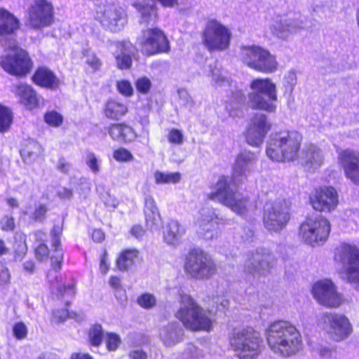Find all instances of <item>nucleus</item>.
I'll return each instance as SVG.
<instances>
[{
  "mask_svg": "<svg viewBox=\"0 0 359 359\" xmlns=\"http://www.w3.org/2000/svg\"><path fill=\"white\" fill-rule=\"evenodd\" d=\"M266 339L270 350L283 358L295 355L302 346L300 332L294 325L285 320L272 323L266 330Z\"/></svg>",
  "mask_w": 359,
  "mask_h": 359,
  "instance_id": "obj_1",
  "label": "nucleus"
},
{
  "mask_svg": "<svg viewBox=\"0 0 359 359\" xmlns=\"http://www.w3.org/2000/svg\"><path fill=\"white\" fill-rule=\"evenodd\" d=\"M302 141V136L295 131L272 133L267 142L266 154L276 162H293L299 158Z\"/></svg>",
  "mask_w": 359,
  "mask_h": 359,
  "instance_id": "obj_2",
  "label": "nucleus"
},
{
  "mask_svg": "<svg viewBox=\"0 0 359 359\" xmlns=\"http://www.w3.org/2000/svg\"><path fill=\"white\" fill-rule=\"evenodd\" d=\"M211 200H217L222 205L229 208L231 211L241 216L255 210L256 202L247 196L234 190L226 176L219 177L215 190L208 194Z\"/></svg>",
  "mask_w": 359,
  "mask_h": 359,
  "instance_id": "obj_3",
  "label": "nucleus"
},
{
  "mask_svg": "<svg viewBox=\"0 0 359 359\" xmlns=\"http://www.w3.org/2000/svg\"><path fill=\"white\" fill-rule=\"evenodd\" d=\"M211 200H217L222 205L229 208L231 211L241 216L255 210L256 202L247 196L234 190L226 176L219 177L215 190L208 194Z\"/></svg>",
  "mask_w": 359,
  "mask_h": 359,
  "instance_id": "obj_4",
  "label": "nucleus"
},
{
  "mask_svg": "<svg viewBox=\"0 0 359 359\" xmlns=\"http://www.w3.org/2000/svg\"><path fill=\"white\" fill-rule=\"evenodd\" d=\"M175 316L187 330L210 332L212 327L210 311L198 305L189 294L180 297V307Z\"/></svg>",
  "mask_w": 359,
  "mask_h": 359,
  "instance_id": "obj_5",
  "label": "nucleus"
},
{
  "mask_svg": "<svg viewBox=\"0 0 359 359\" xmlns=\"http://www.w3.org/2000/svg\"><path fill=\"white\" fill-rule=\"evenodd\" d=\"M62 231V228L57 225L53 228L50 233L51 245L54 248V251L50 257L52 270L48 272L47 278L52 292L53 293L55 289L57 299H61L65 304H68L75 294V284L72 283L71 284L65 285L62 287L59 285L58 277L56 275L57 271L61 269L63 262L64 254L60 248Z\"/></svg>",
  "mask_w": 359,
  "mask_h": 359,
  "instance_id": "obj_6",
  "label": "nucleus"
},
{
  "mask_svg": "<svg viewBox=\"0 0 359 359\" xmlns=\"http://www.w3.org/2000/svg\"><path fill=\"white\" fill-rule=\"evenodd\" d=\"M333 259L341 278L359 290V247L341 243L334 249Z\"/></svg>",
  "mask_w": 359,
  "mask_h": 359,
  "instance_id": "obj_7",
  "label": "nucleus"
},
{
  "mask_svg": "<svg viewBox=\"0 0 359 359\" xmlns=\"http://www.w3.org/2000/svg\"><path fill=\"white\" fill-rule=\"evenodd\" d=\"M229 339L239 359H256L262 351L261 335L252 327L236 328L229 334Z\"/></svg>",
  "mask_w": 359,
  "mask_h": 359,
  "instance_id": "obj_8",
  "label": "nucleus"
},
{
  "mask_svg": "<svg viewBox=\"0 0 359 359\" xmlns=\"http://www.w3.org/2000/svg\"><path fill=\"white\" fill-rule=\"evenodd\" d=\"M94 18L104 29L111 32H120L128 22L126 11L114 0H97Z\"/></svg>",
  "mask_w": 359,
  "mask_h": 359,
  "instance_id": "obj_9",
  "label": "nucleus"
},
{
  "mask_svg": "<svg viewBox=\"0 0 359 359\" xmlns=\"http://www.w3.org/2000/svg\"><path fill=\"white\" fill-rule=\"evenodd\" d=\"M250 88L252 92L248 99L252 109L275 111V102L278 99L276 86L270 79H255L250 83Z\"/></svg>",
  "mask_w": 359,
  "mask_h": 359,
  "instance_id": "obj_10",
  "label": "nucleus"
},
{
  "mask_svg": "<svg viewBox=\"0 0 359 359\" xmlns=\"http://www.w3.org/2000/svg\"><path fill=\"white\" fill-rule=\"evenodd\" d=\"M0 65L8 74L22 76L30 72L32 63L28 53L13 41L6 44Z\"/></svg>",
  "mask_w": 359,
  "mask_h": 359,
  "instance_id": "obj_11",
  "label": "nucleus"
},
{
  "mask_svg": "<svg viewBox=\"0 0 359 359\" xmlns=\"http://www.w3.org/2000/svg\"><path fill=\"white\" fill-rule=\"evenodd\" d=\"M318 325L336 342H341L348 338L353 330L348 317L335 312L324 313L319 319Z\"/></svg>",
  "mask_w": 359,
  "mask_h": 359,
  "instance_id": "obj_12",
  "label": "nucleus"
},
{
  "mask_svg": "<svg viewBox=\"0 0 359 359\" xmlns=\"http://www.w3.org/2000/svg\"><path fill=\"white\" fill-rule=\"evenodd\" d=\"M290 219V207L286 200L270 201L265 204L263 224L269 231L280 232L287 226Z\"/></svg>",
  "mask_w": 359,
  "mask_h": 359,
  "instance_id": "obj_13",
  "label": "nucleus"
},
{
  "mask_svg": "<svg viewBox=\"0 0 359 359\" xmlns=\"http://www.w3.org/2000/svg\"><path fill=\"white\" fill-rule=\"evenodd\" d=\"M241 60L250 68L265 74L274 72L278 67L276 57L267 50L257 46L243 47Z\"/></svg>",
  "mask_w": 359,
  "mask_h": 359,
  "instance_id": "obj_14",
  "label": "nucleus"
},
{
  "mask_svg": "<svg viewBox=\"0 0 359 359\" xmlns=\"http://www.w3.org/2000/svg\"><path fill=\"white\" fill-rule=\"evenodd\" d=\"M330 231V223L323 216L307 218L301 225L299 233L302 239L311 245L324 243Z\"/></svg>",
  "mask_w": 359,
  "mask_h": 359,
  "instance_id": "obj_15",
  "label": "nucleus"
},
{
  "mask_svg": "<svg viewBox=\"0 0 359 359\" xmlns=\"http://www.w3.org/2000/svg\"><path fill=\"white\" fill-rule=\"evenodd\" d=\"M186 271L197 279L208 278L216 272V265L210 256L203 250L195 249L187 255Z\"/></svg>",
  "mask_w": 359,
  "mask_h": 359,
  "instance_id": "obj_16",
  "label": "nucleus"
},
{
  "mask_svg": "<svg viewBox=\"0 0 359 359\" xmlns=\"http://www.w3.org/2000/svg\"><path fill=\"white\" fill-rule=\"evenodd\" d=\"M274 264V255L269 250L259 248L246 254L243 270L245 273L253 276L264 274Z\"/></svg>",
  "mask_w": 359,
  "mask_h": 359,
  "instance_id": "obj_17",
  "label": "nucleus"
},
{
  "mask_svg": "<svg viewBox=\"0 0 359 359\" xmlns=\"http://www.w3.org/2000/svg\"><path fill=\"white\" fill-rule=\"evenodd\" d=\"M311 293L319 304L327 308L337 309L344 302V296L337 291L335 285L329 279L316 282L312 287Z\"/></svg>",
  "mask_w": 359,
  "mask_h": 359,
  "instance_id": "obj_18",
  "label": "nucleus"
},
{
  "mask_svg": "<svg viewBox=\"0 0 359 359\" xmlns=\"http://www.w3.org/2000/svg\"><path fill=\"white\" fill-rule=\"evenodd\" d=\"M54 20L53 6L47 0H36L27 10L26 25L33 29L50 26Z\"/></svg>",
  "mask_w": 359,
  "mask_h": 359,
  "instance_id": "obj_19",
  "label": "nucleus"
},
{
  "mask_svg": "<svg viewBox=\"0 0 359 359\" xmlns=\"http://www.w3.org/2000/svg\"><path fill=\"white\" fill-rule=\"evenodd\" d=\"M312 208L321 212H332L339 205V194L331 186H322L314 189L309 196Z\"/></svg>",
  "mask_w": 359,
  "mask_h": 359,
  "instance_id": "obj_20",
  "label": "nucleus"
},
{
  "mask_svg": "<svg viewBox=\"0 0 359 359\" xmlns=\"http://www.w3.org/2000/svg\"><path fill=\"white\" fill-rule=\"evenodd\" d=\"M231 34L219 22L209 21L203 32V42L210 50H223L228 48Z\"/></svg>",
  "mask_w": 359,
  "mask_h": 359,
  "instance_id": "obj_21",
  "label": "nucleus"
},
{
  "mask_svg": "<svg viewBox=\"0 0 359 359\" xmlns=\"http://www.w3.org/2000/svg\"><path fill=\"white\" fill-rule=\"evenodd\" d=\"M142 52L146 55H154L170 50L169 43L162 31L150 28L142 32L138 39Z\"/></svg>",
  "mask_w": 359,
  "mask_h": 359,
  "instance_id": "obj_22",
  "label": "nucleus"
},
{
  "mask_svg": "<svg viewBox=\"0 0 359 359\" xmlns=\"http://www.w3.org/2000/svg\"><path fill=\"white\" fill-rule=\"evenodd\" d=\"M271 128L268 117L263 114H255L250 119L245 133V140L252 147H260Z\"/></svg>",
  "mask_w": 359,
  "mask_h": 359,
  "instance_id": "obj_23",
  "label": "nucleus"
},
{
  "mask_svg": "<svg viewBox=\"0 0 359 359\" xmlns=\"http://www.w3.org/2000/svg\"><path fill=\"white\" fill-rule=\"evenodd\" d=\"M196 224L199 235L205 240L217 238L221 234L219 215L213 208H201Z\"/></svg>",
  "mask_w": 359,
  "mask_h": 359,
  "instance_id": "obj_24",
  "label": "nucleus"
},
{
  "mask_svg": "<svg viewBox=\"0 0 359 359\" xmlns=\"http://www.w3.org/2000/svg\"><path fill=\"white\" fill-rule=\"evenodd\" d=\"M337 160L346 177L359 185V152L350 149L341 150L338 152Z\"/></svg>",
  "mask_w": 359,
  "mask_h": 359,
  "instance_id": "obj_25",
  "label": "nucleus"
},
{
  "mask_svg": "<svg viewBox=\"0 0 359 359\" xmlns=\"http://www.w3.org/2000/svg\"><path fill=\"white\" fill-rule=\"evenodd\" d=\"M299 158L307 170L314 172L323 165L325 154L319 145L308 143L301 150Z\"/></svg>",
  "mask_w": 359,
  "mask_h": 359,
  "instance_id": "obj_26",
  "label": "nucleus"
},
{
  "mask_svg": "<svg viewBox=\"0 0 359 359\" xmlns=\"http://www.w3.org/2000/svg\"><path fill=\"white\" fill-rule=\"evenodd\" d=\"M257 161L255 153L248 150L241 151L236 157L233 165L232 177L242 181L254 170Z\"/></svg>",
  "mask_w": 359,
  "mask_h": 359,
  "instance_id": "obj_27",
  "label": "nucleus"
},
{
  "mask_svg": "<svg viewBox=\"0 0 359 359\" xmlns=\"http://www.w3.org/2000/svg\"><path fill=\"white\" fill-rule=\"evenodd\" d=\"M11 91L26 109L32 110L38 107L39 97L30 86L20 82L12 86Z\"/></svg>",
  "mask_w": 359,
  "mask_h": 359,
  "instance_id": "obj_28",
  "label": "nucleus"
},
{
  "mask_svg": "<svg viewBox=\"0 0 359 359\" xmlns=\"http://www.w3.org/2000/svg\"><path fill=\"white\" fill-rule=\"evenodd\" d=\"M303 28V22L301 20L284 19L274 23L271 30L278 38L287 39L291 34L297 33Z\"/></svg>",
  "mask_w": 359,
  "mask_h": 359,
  "instance_id": "obj_29",
  "label": "nucleus"
},
{
  "mask_svg": "<svg viewBox=\"0 0 359 359\" xmlns=\"http://www.w3.org/2000/svg\"><path fill=\"white\" fill-rule=\"evenodd\" d=\"M115 47L114 55L117 67L121 69H129L132 65L131 55L134 50L133 44L129 41L117 42Z\"/></svg>",
  "mask_w": 359,
  "mask_h": 359,
  "instance_id": "obj_30",
  "label": "nucleus"
},
{
  "mask_svg": "<svg viewBox=\"0 0 359 359\" xmlns=\"http://www.w3.org/2000/svg\"><path fill=\"white\" fill-rule=\"evenodd\" d=\"M184 331L175 323H169L160 332V338L165 346L170 347L180 342L183 339Z\"/></svg>",
  "mask_w": 359,
  "mask_h": 359,
  "instance_id": "obj_31",
  "label": "nucleus"
},
{
  "mask_svg": "<svg viewBox=\"0 0 359 359\" xmlns=\"http://www.w3.org/2000/svg\"><path fill=\"white\" fill-rule=\"evenodd\" d=\"M19 20L8 11L0 8V36L13 34L20 29Z\"/></svg>",
  "mask_w": 359,
  "mask_h": 359,
  "instance_id": "obj_32",
  "label": "nucleus"
},
{
  "mask_svg": "<svg viewBox=\"0 0 359 359\" xmlns=\"http://www.w3.org/2000/svg\"><path fill=\"white\" fill-rule=\"evenodd\" d=\"M144 214L147 226L151 230L158 229L161 225V216L153 197L145 198Z\"/></svg>",
  "mask_w": 359,
  "mask_h": 359,
  "instance_id": "obj_33",
  "label": "nucleus"
},
{
  "mask_svg": "<svg viewBox=\"0 0 359 359\" xmlns=\"http://www.w3.org/2000/svg\"><path fill=\"white\" fill-rule=\"evenodd\" d=\"M185 232V228L177 220L171 219L164 227L163 239L167 244L175 245L179 243Z\"/></svg>",
  "mask_w": 359,
  "mask_h": 359,
  "instance_id": "obj_34",
  "label": "nucleus"
},
{
  "mask_svg": "<svg viewBox=\"0 0 359 359\" xmlns=\"http://www.w3.org/2000/svg\"><path fill=\"white\" fill-rule=\"evenodd\" d=\"M33 81L36 85L50 89H56L60 85L58 78L46 67L39 68L33 76Z\"/></svg>",
  "mask_w": 359,
  "mask_h": 359,
  "instance_id": "obj_35",
  "label": "nucleus"
},
{
  "mask_svg": "<svg viewBox=\"0 0 359 359\" xmlns=\"http://www.w3.org/2000/svg\"><path fill=\"white\" fill-rule=\"evenodd\" d=\"M128 112L126 104L114 100L108 101L105 105L104 114L111 119L118 120Z\"/></svg>",
  "mask_w": 359,
  "mask_h": 359,
  "instance_id": "obj_36",
  "label": "nucleus"
},
{
  "mask_svg": "<svg viewBox=\"0 0 359 359\" xmlns=\"http://www.w3.org/2000/svg\"><path fill=\"white\" fill-rule=\"evenodd\" d=\"M139 252L135 249L123 251L116 260L117 267L119 270L126 271L130 268L138 258Z\"/></svg>",
  "mask_w": 359,
  "mask_h": 359,
  "instance_id": "obj_37",
  "label": "nucleus"
},
{
  "mask_svg": "<svg viewBox=\"0 0 359 359\" xmlns=\"http://www.w3.org/2000/svg\"><path fill=\"white\" fill-rule=\"evenodd\" d=\"M133 6L141 15V23L149 24L156 20L157 14L156 8L154 6L143 4L139 1L134 3Z\"/></svg>",
  "mask_w": 359,
  "mask_h": 359,
  "instance_id": "obj_38",
  "label": "nucleus"
},
{
  "mask_svg": "<svg viewBox=\"0 0 359 359\" xmlns=\"http://www.w3.org/2000/svg\"><path fill=\"white\" fill-rule=\"evenodd\" d=\"M41 151V146L36 141L29 140L20 150V154L24 161L31 162L35 160Z\"/></svg>",
  "mask_w": 359,
  "mask_h": 359,
  "instance_id": "obj_39",
  "label": "nucleus"
},
{
  "mask_svg": "<svg viewBox=\"0 0 359 359\" xmlns=\"http://www.w3.org/2000/svg\"><path fill=\"white\" fill-rule=\"evenodd\" d=\"M209 76L217 86H225L229 84V80L227 76V72L223 70L221 65L217 62L210 65Z\"/></svg>",
  "mask_w": 359,
  "mask_h": 359,
  "instance_id": "obj_40",
  "label": "nucleus"
},
{
  "mask_svg": "<svg viewBox=\"0 0 359 359\" xmlns=\"http://www.w3.org/2000/svg\"><path fill=\"white\" fill-rule=\"evenodd\" d=\"M154 177L157 184H168L179 183L182 176L181 173L179 172H165L156 170L154 174Z\"/></svg>",
  "mask_w": 359,
  "mask_h": 359,
  "instance_id": "obj_41",
  "label": "nucleus"
},
{
  "mask_svg": "<svg viewBox=\"0 0 359 359\" xmlns=\"http://www.w3.org/2000/svg\"><path fill=\"white\" fill-rule=\"evenodd\" d=\"M13 122V114L7 107L0 104V133L9 130Z\"/></svg>",
  "mask_w": 359,
  "mask_h": 359,
  "instance_id": "obj_42",
  "label": "nucleus"
},
{
  "mask_svg": "<svg viewBox=\"0 0 359 359\" xmlns=\"http://www.w3.org/2000/svg\"><path fill=\"white\" fill-rule=\"evenodd\" d=\"M68 318H74L76 321H81L83 316L75 313H69L67 309L56 310L53 311V320L57 323H63Z\"/></svg>",
  "mask_w": 359,
  "mask_h": 359,
  "instance_id": "obj_43",
  "label": "nucleus"
},
{
  "mask_svg": "<svg viewBox=\"0 0 359 359\" xmlns=\"http://www.w3.org/2000/svg\"><path fill=\"white\" fill-rule=\"evenodd\" d=\"M103 337V330L100 325H93L88 332V339L91 345L98 346L100 345Z\"/></svg>",
  "mask_w": 359,
  "mask_h": 359,
  "instance_id": "obj_44",
  "label": "nucleus"
},
{
  "mask_svg": "<svg viewBox=\"0 0 359 359\" xmlns=\"http://www.w3.org/2000/svg\"><path fill=\"white\" fill-rule=\"evenodd\" d=\"M45 122L55 128L60 127L63 123V116L56 111H47L44 115Z\"/></svg>",
  "mask_w": 359,
  "mask_h": 359,
  "instance_id": "obj_45",
  "label": "nucleus"
},
{
  "mask_svg": "<svg viewBox=\"0 0 359 359\" xmlns=\"http://www.w3.org/2000/svg\"><path fill=\"white\" fill-rule=\"evenodd\" d=\"M83 55L86 58V63L94 71H97L102 66L101 60L93 52L86 50L83 51Z\"/></svg>",
  "mask_w": 359,
  "mask_h": 359,
  "instance_id": "obj_46",
  "label": "nucleus"
},
{
  "mask_svg": "<svg viewBox=\"0 0 359 359\" xmlns=\"http://www.w3.org/2000/svg\"><path fill=\"white\" fill-rule=\"evenodd\" d=\"M86 163L90 170L94 173L97 174L101 169V161L93 153H89L86 158Z\"/></svg>",
  "mask_w": 359,
  "mask_h": 359,
  "instance_id": "obj_47",
  "label": "nucleus"
},
{
  "mask_svg": "<svg viewBox=\"0 0 359 359\" xmlns=\"http://www.w3.org/2000/svg\"><path fill=\"white\" fill-rule=\"evenodd\" d=\"M177 93L180 104L189 110L191 109L194 107L195 102L189 93L185 89H180L178 90Z\"/></svg>",
  "mask_w": 359,
  "mask_h": 359,
  "instance_id": "obj_48",
  "label": "nucleus"
},
{
  "mask_svg": "<svg viewBox=\"0 0 359 359\" xmlns=\"http://www.w3.org/2000/svg\"><path fill=\"white\" fill-rule=\"evenodd\" d=\"M138 304L144 309H151L156 305V297L149 293H144L140 295L137 299Z\"/></svg>",
  "mask_w": 359,
  "mask_h": 359,
  "instance_id": "obj_49",
  "label": "nucleus"
},
{
  "mask_svg": "<svg viewBox=\"0 0 359 359\" xmlns=\"http://www.w3.org/2000/svg\"><path fill=\"white\" fill-rule=\"evenodd\" d=\"M113 157L118 162H128L133 160L131 152L125 148H118L114 150Z\"/></svg>",
  "mask_w": 359,
  "mask_h": 359,
  "instance_id": "obj_50",
  "label": "nucleus"
},
{
  "mask_svg": "<svg viewBox=\"0 0 359 359\" xmlns=\"http://www.w3.org/2000/svg\"><path fill=\"white\" fill-rule=\"evenodd\" d=\"M135 87L139 93L147 94L151 88V81L147 76L140 77L136 81Z\"/></svg>",
  "mask_w": 359,
  "mask_h": 359,
  "instance_id": "obj_51",
  "label": "nucleus"
},
{
  "mask_svg": "<svg viewBox=\"0 0 359 359\" xmlns=\"http://www.w3.org/2000/svg\"><path fill=\"white\" fill-rule=\"evenodd\" d=\"M121 343V337L115 333H108L107 334L106 346L110 351H116Z\"/></svg>",
  "mask_w": 359,
  "mask_h": 359,
  "instance_id": "obj_52",
  "label": "nucleus"
},
{
  "mask_svg": "<svg viewBox=\"0 0 359 359\" xmlns=\"http://www.w3.org/2000/svg\"><path fill=\"white\" fill-rule=\"evenodd\" d=\"M123 123L110 124L107 131L111 139L115 141L121 142Z\"/></svg>",
  "mask_w": 359,
  "mask_h": 359,
  "instance_id": "obj_53",
  "label": "nucleus"
},
{
  "mask_svg": "<svg viewBox=\"0 0 359 359\" xmlns=\"http://www.w3.org/2000/svg\"><path fill=\"white\" fill-rule=\"evenodd\" d=\"M168 141L171 144L176 145H181L184 142V135L181 130L172 128L171 129L167 135Z\"/></svg>",
  "mask_w": 359,
  "mask_h": 359,
  "instance_id": "obj_54",
  "label": "nucleus"
},
{
  "mask_svg": "<svg viewBox=\"0 0 359 359\" xmlns=\"http://www.w3.org/2000/svg\"><path fill=\"white\" fill-rule=\"evenodd\" d=\"M116 87L118 92L126 97H130L133 93V88L128 81L122 80L117 81Z\"/></svg>",
  "mask_w": 359,
  "mask_h": 359,
  "instance_id": "obj_55",
  "label": "nucleus"
},
{
  "mask_svg": "<svg viewBox=\"0 0 359 359\" xmlns=\"http://www.w3.org/2000/svg\"><path fill=\"white\" fill-rule=\"evenodd\" d=\"M13 335L18 340L25 339L27 335V328L26 325L22 323L18 322L15 323L13 327Z\"/></svg>",
  "mask_w": 359,
  "mask_h": 359,
  "instance_id": "obj_56",
  "label": "nucleus"
},
{
  "mask_svg": "<svg viewBox=\"0 0 359 359\" xmlns=\"http://www.w3.org/2000/svg\"><path fill=\"white\" fill-rule=\"evenodd\" d=\"M123 127L121 142H130L135 140L137 137V134L134 129L125 123H123Z\"/></svg>",
  "mask_w": 359,
  "mask_h": 359,
  "instance_id": "obj_57",
  "label": "nucleus"
},
{
  "mask_svg": "<svg viewBox=\"0 0 359 359\" xmlns=\"http://www.w3.org/2000/svg\"><path fill=\"white\" fill-rule=\"evenodd\" d=\"M201 355L200 349L193 344H189L183 352L184 359H198Z\"/></svg>",
  "mask_w": 359,
  "mask_h": 359,
  "instance_id": "obj_58",
  "label": "nucleus"
},
{
  "mask_svg": "<svg viewBox=\"0 0 359 359\" xmlns=\"http://www.w3.org/2000/svg\"><path fill=\"white\" fill-rule=\"evenodd\" d=\"M49 254L48 246L44 243L39 244L35 250V255L36 259L40 261L46 259Z\"/></svg>",
  "mask_w": 359,
  "mask_h": 359,
  "instance_id": "obj_59",
  "label": "nucleus"
},
{
  "mask_svg": "<svg viewBox=\"0 0 359 359\" xmlns=\"http://www.w3.org/2000/svg\"><path fill=\"white\" fill-rule=\"evenodd\" d=\"M11 275L8 268L0 262V285H4L10 282Z\"/></svg>",
  "mask_w": 359,
  "mask_h": 359,
  "instance_id": "obj_60",
  "label": "nucleus"
},
{
  "mask_svg": "<svg viewBox=\"0 0 359 359\" xmlns=\"http://www.w3.org/2000/svg\"><path fill=\"white\" fill-rule=\"evenodd\" d=\"M0 224L1 228L4 231H13L15 228L14 219L12 217H3Z\"/></svg>",
  "mask_w": 359,
  "mask_h": 359,
  "instance_id": "obj_61",
  "label": "nucleus"
},
{
  "mask_svg": "<svg viewBox=\"0 0 359 359\" xmlns=\"http://www.w3.org/2000/svg\"><path fill=\"white\" fill-rule=\"evenodd\" d=\"M284 79L287 85H289L292 90L297 84V78L294 71H289L285 76Z\"/></svg>",
  "mask_w": 359,
  "mask_h": 359,
  "instance_id": "obj_62",
  "label": "nucleus"
},
{
  "mask_svg": "<svg viewBox=\"0 0 359 359\" xmlns=\"http://www.w3.org/2000/svg\"><path fill=\"white\" fill-rule=\"evenodd\" d=\"M129 359H147V354L143 350H133L128 354Z\"/></svg>",
  "mask_w": 359,
  "mask_h": 359,
  "instance_id": "obj_63",
  "label": "nucleus"
},
{
  "mask_svg": "<svg viewBox=\"0 0 359 359\" xmlns=\"http://www.w3.org/2000/svg\"><path fill=\"white\" fill-rule=\"evenodd\" d=\"M241 237L243 241H248L254 236V231L248 227H243L241 229Z\"/></svg>",
  "mask_w": 359,
  "mask_h": 359,
  "instance_id": "obj_64",
  "label": "nucleus"
}]
</instances>
